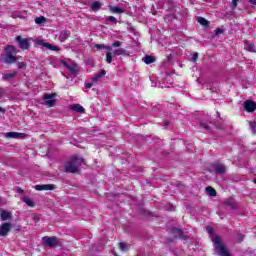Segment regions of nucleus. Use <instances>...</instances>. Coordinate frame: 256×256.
<instances>
[{
	"label": "nucleus",
	"mask_w": 256,
	"mask_h": 256,
	"mask_svg": "<svg viewBox=\"0 0 256 256\" xmlns=\"http://www.w3.org/2000/svg\"><path fill=\"white\" fill-rule=\"evenodd\" d=\"M84 163L83 158L73 157L69 162L64 165L65 173H79V167Z\"/></svg>",
	"instance_id": "1"
},
{
	"label": "nucleus",
	"mask_w": 256,
	"mask_h": 256,
	"mask_svg": "<svg viewBox=\"0 0 256 256\" xmlns=\"http://www.w3.org/2000/svg\"><path fill=\"white\" fill-rule=\"evenodd\" d=\"M212 242L215 246V253L219 256H231V254L229 253V250L227 249V246L225 245V243L223 242V240H221V238L219 236H214L212 238Z\"/></svg>",
	"instance_id": "2"
},
{
	"label": "nucleus",
	"mask_w": 256,
	"mask_h": 256,
	"mask_svg": "<svg viewBox=\"0 0 256 256\" xmlns=\"http://www.w3.org/2000/svg\"><path fill=\"white\" fill-rule=\"evenodd\" d=\"M15 46L8 45L6 46L4 50V55L2 58V63H6V65H12V63H17V57H15L16 54Z\"/></svg>",
	"instance_id": "3"
},
{
	"label": "nucleus",
	"mask_w": 256,
	"mask_h": 256,
	"mask_svg": "<svg viewBox=\"0 0 256 256\" xmlns=\"http://www.w3.org/2000/svg\"><path fill=\"white\" fill-rule=\"evenodd\" d=\"M42 244L44 247H57L59 245V238L56 236H44L42 237Z\"/></svg>",
	"instance_id": "4"
},
{
	"label": "nucleus",
	"mask_w": 256,
	"mask_h": 256,
	"mask_svg": "<svg viewBox=\"0 0 256 256\" xmlns=\"http://www.w3.org/2000/svg\"><path fill=\"white\" fill-rule=\"evenodd\" d=\"M55 97H57L56 93H52V94H44V105H47V107H55Z\"/></svg>",
	"instance_id": "5"
},
{
	"label": "nucleus",
	"mask_w": 256,
	"mask_h": 256,
	"mask_svg": "<svg viewBox=\"0 0 256 256\" xmlns=\"http://www.w3.org/2000/svg\"><path fill=\"white\" fill-rule=\"evenodd\" d=\"M16 41L18 42L19 48L22 49L23 51H25V49H29V47L31 46L28 38L17 36Z\"/></svg>",
	"instance_id": "6"
},
{
	"label": "nucleus",
	"mask_w": 256,
	"mask_h": 256,
	"mask_svg": "<svg viewBox=\"0 0 256 256\" xmlns=\"http://www.w3.org/2000/svg\"><path fill=\"white\" fill-rule=\"evenodd\" d=\"M212 167L217 175H225L227 173V166L225 164L214 163Z\"/></svg>",
	"instance_id": "7"
},
{
	"label": "nucleus",
	"mask_w": 256,
	"mask_h": 256,
	"mask_svg": "<svg viewBox=\"0 0 256 256\" xmlns=\"http://www.w3.org/2000/svg\"><path fill=\"white\" fill-rule=\"evenodd\" d=\"M11 227H13L11 223H3L0 225V237H7L9 231H11Z\"/></svg>",
	"instance_id": "8"
},
{
	"label": "nucleus",
	"mask_w": 256,
	"mask_h": 256,
	"mask_svg": "<svg viewBox=\"0 0 256 256\" xmlns=\"http://www.w3.org/2000/svg\"><path fill=\"white\" fill-rule=\"evenodd\" d=\"M34 189L36 191H53L55 189V185L53 184L36 185Z\"/></svg>",
	"instance_id": "9"
},
{
	"label": "nucleus",
	"mask_w": 256,
	"mask_h": 256,
	"mask_svg": "<svg viewBox=\"0 0 256 256\" xmlns=\"http://www.w3.org/2000/svg\"><path fill=\"white\" fill-rule=\"evenodd\" d=\"M244 108L248 113H253L256 109V104L254 101L248 100L244 102Z\"/></svg>",
	"instance_id": "10"
},
{
	"label": "nucleus",
	"mask_w": 256,
	"mask_h": 256,
	"mask_svg": "<svg viewBox=\"0 0 256 256\" xmlns=\"http://www.w3.org/2000/svg\"><path fill=\"white\" fill-rule=\"evenodd\" d=\"M13 217V214L7 210L0 209V219L3 221H8V219H11Z\"/></svg>",
	"instance_id": "11"
},
{
	"label": "nucleus",
	"mask_w": 256,
	"mask_h": 256,
	"mask_svg": "<svg viewBox=\"0 0 256 256\" xmlns=\"http://www.w3.org/2000/svg\"><path fill=\"white\" fill-rule=\"evenodd\" d=\"M113 55L114 57H117L119 55H123L124 57H129V52L124 48H119L113 51Z\"/></svg>",
	"instance_id": "12"
},
{
	"label": "nucleus",
	"mask_w": 256,
	"mask_h": 256,
	"mask_svg": "<svg viewBox=\"0 0 256 256\" xmlns=\"http://www.w3.org/2000/svg\"><path fill=\"white\" fill-rule=\"evenodd\" d=\"M23 133H19V132H8L5 134V137L8 139H19L21 137H23Z\"/></svg>",
	"instance_id": "13"
},
{
	"label": "nucleus",
	"mask_w": 256,
	"mask_h": 256,
	"mask_svg": "<svg viewBox=\"0 0 256 256\" xmlns=\"http://www.w3.org/2000/svg\"><path fill=\"white\" fill-rule=\"evenodd\" d=\"M224 205L226 207H230V209H232V211H235L237 209V205L235 204V201H233V199H231V198L226 199L224 201Z\"/></svg>",
	"instance_id": "14"
},
{
	"label": "nucleus",
	"mask_w": 256,
	"mask_h": 256,
	"mask_svg": "<svg viewBox=\"0 0 256 256\" xmlns=\"http://www.w3.org/2000/svg\"><path fill=\"white\" fill-rule=\"evenodd\" d=\"M171 233H177L179 239L187 240V236L183 234V231L177 227L171 228Z\"/></svg>",
	"instance_id": "15"
},
{
	"label": "nucleus",
	"mask_w": 256,
	"mask_h": 256,
	"mask_svg": "<svg viewBox=\"0 0 256 256\" xmlns=\"http://www.w3.org/2000/svg\"><path fill=\"white\" fill-rule=\"evenodd\" d=\"M69 37H71V32L63 30L59 35V40L63 43V41H67Z\"/></svg>",
	"instance_id": "16"
},
{
	"label": "nucleus",
	"mask_w": 256,
	"mask_h": 256,
	"mask_svg": "<svg viewBox=\"0 0 256 256\" xmlns=\"http://www.w3.org/2000/svg\"><path fill=\"white\" fill-rule=\"evenodd\" d=\"M105 75H107V71L101 70L100 73L94 75V77L92 78L93 83H97V81H100L102 77H105Z\"/></svg>",
	"instance_id": "17"
},
{
	"label": "nucleus",
	"mask_w": 256,
	"mask_h": 256,
	"mask_svg": "<svg viewBox=\"0 0 256 256\" xmlns=\"http://www.w3.org/2000/svg\"><path fill=\"white\" fill-rule=\"evenodd\" d=\"M70 109L72 111H75L76 113H85V108L79 104H74L70 106Z\"/></svg>",
	"instance_id": "18"
},
{
	"label": "nucleus",
	"mask_w": 256,
	"mask_h": 256,
	"mask_svg": "<svg viewBox=\"0 0 256 256\" xmlns=\"http://www.w3.org/2000/svg\"><path fill=\"white\" fill-rule=\"evenodd\" d=\"M42 47H46V49H49L50 51H61L59 47L53 46L52 44H49L47 42H43Z\"/></svg>",
	"instance_id": "19"
},
{
	"label": "nucleus",
	"mask_w": 256,
	"mask_h": 256,
	"mask_svg": "<svg viewBox=\"0 0 256 256\" xmlns=\"http://www.w3.org/2000/svg\"><path fill=\"white\" fill-rule=\"evenodd\" d=\"M15 77H17V73L16 72L8 73V74H4L2 76V80L3 81H11V79H15Z\"/></svg>",
	"instance_id": "20"
},
{
	"label": "nucleus",
	"mask_w": 256,
	"mask_h": 256,
	"mask_svg": "<svg viewBox=\"0 0 256 256\" xmlns=\"http://www.w3.org/2000/svg\"><path fill=\"white\" fill-rule=\"evenodd\" d=\"M143 61H144V63H146V65H151V63H155V57L146 55L143 58Z\"/></svg>",
	"instance_id": "21"
},
{
	"label": "nucleus",
	"mask_w": 256,
	"mask_h": 256,
	"mask_svg": "<svg viewBox=\"0 0 256 256\" xmlns=\"http://www.w3.org/2000/svg\"><path fill=\"white\" fill-rule=\"evenodd\" d=\"M206 193H207V195H209L210 197H215V196L217 195V191L214 190V188L211 187V186L206 187Z\"/></svg>",
	"instance_id": "22"
},
{
	"label": "nucleus",
	"mask_w": 256,
	"mask_h": 256,
	"mask_svg": "<svg viewBox=\"0 0 256 256\" xmlns=\"http://www.w3.org/2000/svg\"><path fill=\"white\" fill-rule=\"evenodd\" d=\"M21 201H23V203H26V205H28V207H35V202L33 200H31V198H21Z\"/></svg>",
	"instance_id": "23"
},
{
	"label": "nucleus",
	"mask_w": 256,
	"mask_h": 256,
	"mask_svg": "<svg viewBox=\"0 0 256 256\" xmlns=\"http://www.w3.org/2000/svg\"><path fill=\"white\" fill-rule=\"evenodd\" d=\"M90 9H91L92 11H99V9H101V2H99V1L93 2V3L91 4V6H90Z\"/></svg>",
	"instance_id": "24"
},
{
	"label": "nucleus",
	"mask_w": 256,
	"mask_h": 256,
	"mask_svg": "<svg viewBox=\"0 0 256 256\" xmlns=\"http://www.w3.org/2000/svg\"><path fill=\"white\" fill-rule=\"evenodd\" d=\"M110 11L111 13H118V14L125 13V10L119 8V6H110Z\"/></svg>",
	"instance_id": "25"
},
{
	"label": "nucleus",
	"mask_w": 256,
	"mask_h": 256,
	"mask_svg": "<svg viewBox=\"0 0 256 256\" xmlns=\"http://www.w3.org/2000/svg\"><path fill=\"white\" fill-rule=\"evenodd\" d=\"M197 21L200 23V25H203V27H209V21H207V19L203 17H197Z\"/></svg>",
	"instance_id": "26"
},
{
	"label": "nucleus",
	"mask_w": 256,
	"mask_h": 256,
	"mask_svg": "<svg viewBox=\"0 0 256 256\" xmlns=\"http://www.w3.org/2000/svg\"><path fill=\"white\" fill-rule=\"evenodd\" d=\"M246 47H247V51H249L250 53H256L255 44L247 42Z\"/></svg>",
	"instance_id": "27"
},
{
	"label": "nucleus",
	"mask_w": 256,
	"mask_h": 256,
	"mask_svg": "<svg viewBox=\"0 0 256 256\" xmlns=\"http://www.w3.org/2000/svg\"><path fill=\"white\" fill-rule=\"evenodd\" d=\"M245 239V235L241 234L240 232L236 233V243H243V240Z\"/></svg>",
	"instance_id": "28"
},
{
	"label": "nucleus",
	"mask_w": 256,
	"mask_h": 256,
	"mask_svg": "<svg viewBox=\"0 0 256 256\" xmlns=\"http://www.w3.org/2000/svg\"><path fill=\"white\" fill-rule=\"evenodd\" d=\"M113 57H115V55H113V52H107L106 53V62L107 63H113Z\"/></svg>",
	"instance_id": "29"
},
{
	"label": "nucleus",
	"mask_w": 256,
	"mask_h": 256,
	"mask_svg": "<svg viewBox=\"0 0 256 256\" xmlns=\"http://www.w3.org/2000/svg\"><path fill=\"white\" fill-rule=\"evenodd\" d=\"M64 65L68 69V71H71L72 73H75V71H77V66L75 64L69 65L67 63H64Z\"/></svg>",
	"instance_id": "30"
},
{
	"label": "nucleus",
	"mask_w": 256,
	"mask_h": 256,
	"mask_svg": "<svg viewBox=\"0 0 256 256\" xmlns=\"http://www.w3.org/2000/svg\"><path fill=\"white\" fill-rule=\"evenodd\" d=\"M47 19L44 16L36 17L35 18V23L37 25H41V23H45Z\"/></svg>",
	"instance_id": "31"
},
{
	"label": "nucleus",
	"mask_w": 256,
	"mask_h": 256,
	"mask_svg": "<svg viewBox=\"0 0 256 256\" xmlns=\"http://www.w3.org/2000/svg\"><path fill=\"white\" fill-rule=\"evenodd\" d=\"M199 125H200V129H205V131H209L211 129L209 124H207V123H205L203 121H201Z\"/></svg>",
	"instance_id": "32"
},
{
	"label": "nucleus",
	"mask_w": 256,
	"mask_h": 256,
	"mask_svg": "<svg viewBox=\"0 0 256 256\" xmlns=\"http://www.w3.org/2000/svg\"><path fill=\"white\" fill-rule=\"evenodd\" d=\"M119 247H120L121 251H127L129 249V245L125 242H120Z\"/></svg>",
	"instance_id": "33"
},
{
	"label": "nucleus",
	"mask_w": 256,
	"mask_h": 256,
	"mask_svg": "<svg viewBox=\"0 0 256 256\" xmlns=\"http://www.w3.org/2000/svg\"><path fill=\"white\" fill-rule=\"evenodd\" d=\"M107 21H109L110 23L117 24V18H115L114 16H108Z\"/></svg>",
	"instance_id": "34"
},
{
	"label": "nucleus",
	"mask_w": 256,
	"mask_h": 256,
	"mask_svg": "<svg viewBox=\"0 0 256 256\" xmlns=\"http://www.w3.org/2000/svg\"><path fill=\"white\" fill-rule=\"evenodd\" d=\"M197 59H199V53L195 52L192 55L191 61H193L195 63V61H197Z\"/></svg>",
	"instance_id": "35"
},
{
	"label": "nucleus",
	"mask_w": 256,
	"mask_h": 256,
	"mask_svg": "<svg viewBox=\"0 0 256 256\" xmlns=\"http://www.w3.org/2000/svg\"><path fill=\"white\" fill-rule=\"evenodd\" d=\"M250 128H251V131L256 133V122H250Z\"/></svg>",
	"instance_id": "36"
},
{
	"label": "nucleus",
	"mask_w": 256,
	"mask_h": 256,
	"mask_svg": "<svg viewBox=\"0 0 256 256\" xmlns=\"http://www.w3.org/2000/svg\"><path fill=\"white\" fill-rule=\"evenodd\" d=\"M95 49L101 50V49H105V44H95Z\"/></svg>",
	"instance_id": "37"
},
{
	"label": "nucleus",
	"mask_w": 256,
	"mask_h": 256,
	"mask_svg": "<svg viewBox=\"0 0 256 256\" xmlns=\"http://www.w3.org/2000/svg\"><path fill=\"white\" fill-rule=\"evenodd\" d=\"M206 231L210 234V235H213V233H215V230L211 227V226H208L206 228Z\"/></svg>",
	"instance_id": "38"
},
{
	"label": "nucleus",
	"mask_w": 256,
	"mask_h": 256,
	"mask_svg": "<svg viewBox=\"0 0 256 256\" xmlns=\"http://www.w3.org/2000/svg\"><path fill=\"white\" fill-rule=\"evenodd\" d=\"M222 33H223V29H221V28H217L215 30V35H222Z\"/></svg>",
	"instance_id": "39"
},
{
	"label": "nucleus",
	"mask_w": 256,
	"mask_h": 256,
	"mask_svg": "<svg viewBox=\"0 0 256 256\" xmlns=\"http://www.w3.org/2000/svg\"><path fill=\"white\" fill-rule=\"evenodd\" d=\"M112 47H121V42L115 41L114 43H112Z\"/></svg>",
	"instance_id": "40"
},
{
	"label": "nucleus",
	"mask_w": 256,
	"mask_h": 256,
	"mask_svg": "<svg viewBox=\"0 0 256 256\" xmlns=\"http://www.w3.org/2000/svg\"><path fill=\"white\" fill-rule=\"evenodd\" d=\"M237 1L239 0H232V9H237Z\"/></svg>",
	"instance_id": "41"
},
{
	"label": "nucleus",
	"mask_w": 256,
	"mask_h": 256,
	"mask_svg": "<svg viewBox=\"0 0 256 256\" xmlns=\"http://www.w3.org/2000/svg\"><path fill=\"white\" fill-rule=\"evenodd\" d=\"M173 57H175V53L171 52L169 55H168V61H171L173 59Z\"/></svg>",
	"instance_id": "42"
},
{
	"label": "nucleus",
	"mask_w": 256,
	"mask_h": 256,
	"mask_svg": "<svg viewBox=\"0 0 256 256\" xmlns=\"http://www.w3.org/2000/svg\"><path fill=\"white\" fill-rule=\"evenodd\" d=\"M104 49H105L106 51H113V46H105V45H104Z\"/></svg>",
	"instance_id": "43"
},
{
	"label": "nucleus",
	"mask_w": 256,
	"mask_h": 256,
	"mask_svg": "<svg viewBox=\"0 0 256 256\" xmlns=\"http://www.w3.org/2000/svg\"><path fill=\"white\" fill-rule=\"evenodd\" d=\"M16 191L20 194H23L25 192L21 187H17Z\"/></svg>",
	"instance_id": "44"
},
{
	"label": "nucleus",
	"mask_w": 256,
	"mask_h": 256,
	"mask_svg": "<svg viewBox=\"0 0 256 256\" xmlns=\"http://www.w3.org/2000/svg\"><path fill=\"white\" fill-rule=\"evenodd\" d=\"M85 87L86 89H91V87H93V83H86Z\"/></svg>",
	"instance_id": "45"
},
{
	"label": "nucleus",
	"mask_w": 256,
	"mask_h": 256,
	"mask_svg": "<svg viewBox=\"0 0 256 256\" xmlns=\"http://www.w3.org/2000/svg\"><path fill=\"white\" fill-rule=\"evenodd\" d=\"M249 3H251V5H256V0H249Z\"/></svg>",
	"instance_id": "46"
},
{
	"label": "nucleus",
	"mask_w": 256,
	"mask_h": 256,
	"mask_svg": "<svg viewBox=\"0 0 256 256\" xmlns=\"http://www.w3.org/2000/svg\"><path fill=\"white\" fill-rule=\"evenodd\" d=\"M167 241H168V243H173V239L172 238H168Z\"/></svg>",
	"instance_id": "47"
},
{
	"label": "nucleus",
	"mask_w": 256,
	"mask_h": 256,
	"mask_svg": "<svg viewBox=\"0 0 256 256\" xmlns=\"http://www.w3.org/2000/svg\"><path fill=\"white\" fill-rule=\"evenodd\" d=\"M0 113H5V109L0 107Z\"/></svg>",
	"instance_id": "48"
},
{
	"label": "nucleus",
	"mask_w": 256,
	"mask_h": 256,
	"mask_svg": "<svg viewBox=\"0 0 256 256\" xmlns=\"http://www.w3.org/2000/svg\"><path fill=\"white\" fill-rule=\"evenodd\" d=\"M3 93V88L0 87V95Z\"/></svg>",
	"instance_id": "49"
},
{
	"label": "nucleus",
	"mask_w": 256,
	"mask_h": 256,
	"mask_svg": "<svg viewBox=\"0 0 256 256\" xmlns=\"http://www.w3.org/2000/svg\"><path fill=\"white\" fill-rule=\"evenodd\" d=\"M216 127L217 129H223V127H221L220 125H217Z\"/></svg>",
	"instance_id": "50"
},
{
	"label": "nucleus",
	"mask_w": 256,
	"mask_h": 256,
	"mask_svg": "<svg viewBox=\"0 0 256 256\" xmlns=\"http://www.w3.org/2000/svg\"><path fill=\"white\" fill-rule=\"evenodd\" d=\"M217 117H221V113L217 112Z\"/></svg>",
	"instance_id": "51"
},
{
	"label": "nucleus",
	"mask_w": 256,
	"mask_h": 256,
	"mask_svg": "<svg viewBox=\"0 0 256 256\" xmlns=\"http://www.w3.org/2000/svg\"><path fill=\"white\" fill-rule=\"evenodd\" d=\"M169 125V122H165V126Z\"/></svg>",
	"instance_id": "52"
},
{
	"label": "nucleus",
	"mask_w": 256,
	"mask_h": 256,
	"mask_svg": "<svg viewBox=\"0 0 256 256\" xmlns=\"http://www.w3.org/2000/svg\"><path fill=\"white\" fill-rule=\"evenodd\" d=\"M253 183H255V185H256V178L253 180Z\"/></svg>",
	"instance_id": "53"
},
{
	"label": "nucleus",
	"mask_w": 256,
	"mask_h": 256,
	"mask_svg": "<svg viewBox=\"0 0 256 256\" xmlns=\"http://www.w3.org/2000/svg\"><path fill=\"white\" fill-rule=\"evenodd\" d=\"M173 209H175V208L172 206V209H170V210L173 211Z\"/></svg>",
	"instance_id": "54"
},
{
	"label": "nucleus",
	"mask_w": 256,
	"mask_h": 256,
	"mask_svg": "<svg viewBox=\"0 0 256 256\" xmlns=\"http://www.w3.org/2000/svg\"><path fill=\"white\" fill-rule=\"evenodd\" d=\"M2 202V199H1V197H0V203Z\"/></svg>",
	"instance_id": "55"
}]
</instances>
